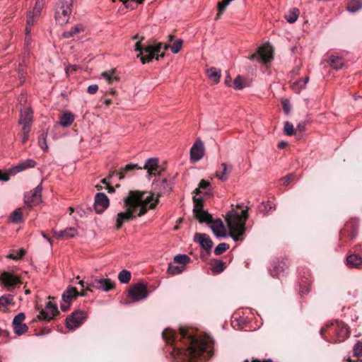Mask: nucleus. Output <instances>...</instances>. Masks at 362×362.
Instances as JSON below:
<instances>
[{
    "label": "nucleus",
    "instance_id": "obj_27",
    "mask_svg": "<svg viewBox=\"0 0 362 362\" xmlns=\"http://www.w3.org/2000/svg\"><path fill=\"white\" fill-rule=\"evenodd\" d=\"M197 194L203 193L206 195L211 193L210 182L205 180H202L199 184V187L194 190Z\"/></svg>",
    "mask_w": 362,
    "mask_h": 362
},
{
    "label": "nucleus",
    "instance_id": "obj_57",
    "mask_svg": "<svg viewBox=\"0 0 362 362\" xmlns=\"http://www.w3.org/2000/svg\"><path fill=\"white\" fill-rule=\"evenodd\" d=\"M98 90V86L96 84L90 85L87 88V92L89 94H95Z\"/></svg>",
    "mask_w": 362,
    "mask_h": 362
},
{
    "label": "nucleus",
    "instance_id": "obj_43",
    "mask_svg": "<svg viewBox=\"0 0 362 362\" xmlns=\"http://www.w3.org/2000/svg\"><path fill=\"white\" fill-rule=\"evenodd\" d=\"M182 45H183V40H182L178 39V40H175L173 42V44L170 46L171 52L173 54L178 53L181 50V49L182 47Z\"/></svg>",
    "mask_w": 362,
    "mask_h": 362
},
{
    "label": "nucleus",
    "instance_id": "obj_63",
    "mask_svg": "<svg viewBox=\"0 0 362 362\" xmlns=\"http://www.w3.org/2000/svg\"><path fill=\"white\" fill-rule=\"evenodd\" d=\"M286 146H287V143L286 141H281L278 144V147L279 148H284Z\"/></svg>",
    "mask_w": 362,
    "mask_h": 362
},
{
    "label": "nucleus",
    "instance_id": "obj_49",
    "mask_svg": "<svg viewBox=\"0 0 362 362\" xmlns=\"http://www.w3.org/2000/svg\"><path fill=\"white\" fill-rule=\"evenodd\" d=\"M24 170L23 169L21 165L18 163L17 165H13L12 167H11L8 170V173L10 175H16L17 173H20V172H22Z\"/></svg>",
    "mask_w": 362,
    "mask_h": 362
},
{
    "label": "nucleus",
    "instance_id": "obj_22",
    "mask_svg": "<svg viewBox=\"0 0 362 362\" xmlns=\"http://www.w3.org/2000/svg\"><path fill=\"white\" fill-rule=\"evenodd\" d=\"M86 294L83 292H78L76 288L69 286L62 294V300L65 303H70L72 298L78 296H84Z\"/></svg>",
    "mask_w": 362,
    "mask_h": 362
},
{
    "label": "nucleus",
    "instance_id": "obj_44",
    "mask_svg": "<svg viewBox=\"0 0 362 362\" xmlns=\"http://www.w3.org/2000/svg\"><path fill=\"white\" fill-rule=\"evenodd\" d=\"M47 132H42L38 139V144L40 147L44 151H47L48 148L47 144Z\"/></svg>",
    "mask_w": 362,
    "mask_h": 362
},
{
    "label": "nucleus",
    "instance_id": "obj_32",
    "mask_svg": "<svg viewBox=\"0 0 362 362\" xmlns=\"http://www.w3.org/2000/svg\"><path fill=\"white\" fill-rule=\"evenodd\" d=\"M362 8V0H350L347 10L351 13H356Z\"/></svg>",
    "mask_w": 362,
    "mask_h": 362
},
{
    "label": "nucleus",
    "instance_id": "obj_25",
    "mask_svg": "<svg viewBox=\"0 0 362 362\" xmlns=\"http://www.w3.org/2000/svg\"><path fill=\"white\" fill-rule=\"evenodd\" d=\"M158 165V159L156 158H150L146 160L144 168L147 170L148 174L155 175Z\"/></svg>",
    "mask_w": 362,
    "mask_h": 362
},
{
    "label": "nucleus",
    "instance_id": "obj_56",
    "mask_svg": "<svg viewBox=\"0 0 362 362\" xmlns=\"http://www.w3.org/2000/svg\"><path fill=\"white\" fill-rule=\"evenodd\" d=\"M42 10V4L37 1L35 4V6L33 8L32 13H35V16H39Z\"/></svg>",
    "mask_w": 362,
    "mask_h": 362
},
{
    "label": "nucleus",
    "instance_id": "obj_47",
    "mask_svg": "<svg viewBox=\"0 0 362 362\" xmlns=\"http://www.w3.org/2000/svg\"><path fill=\"white\" fill-rule=\"evenodd\" d=\"M244 78L241 76H238L233 81V87L235 90H242L245 86L243 85Z\"/></svg>",
    "mask_w": 362,
    "mask_h": 362
},
{
    "label": "nucleus",
    "instance_id": "obj_34",
    "mask_svg": "<svg viewBox=\"0 0 362 362\" xmlns=\"http://www.w3.org/2000/svg\"><path fill=\"white\" fill-rule=\"evenodd\" d=\"M38 16H35V13L29 12L27 15V25L25 28V33L26 35L28 36L30 34V27L32 26L36 21Z\"/></svg>",
    "mask_w": 362,
    "mask_h": 362
},
{
    "label": "nucleus",
    "instance_id": "obj_48",
    "mask_svg": "<svg viewBox=\"0 0 362 362\" xmlns=\"http://www.w3.org/2000/svg\"><path fill=\"white\" fill-rule=\"evenodd\" d=\"M64 238L69 239L74 238L75 235H77V230L75 228L70 227L67 228L65 230H64Z\"/></svg>",
    "mask_w": 362,
    "mask_h": 362
},
{
    "label": "nucleus",
    "instance_id": "obj_35",
    "mask_svg": "<svg viewBox=\"0 0 362 362\" xmlns=\"http://www.w3.org/2000/svg\"><path fill=\"white\" fill-rule=\"evenodd\" d=\"M122 2L124 6L130 10H134L136 8L139 4H142L144 0H119Z\"/></svg>",
    "mask_w": 362,
    "mask_h": 362
},
{
    "label": "nucleus",
    "instance_id": "obj_31",
    "mask_svg": "<svg viewBox=\"0 0 362 362\" xmlns=\"http://www.w3.org/2000/svg\"><path fill=\"white\" fill-rule=\"evenodd\" d=\"M299 13L300 11L298 8H293L285 15V18L289 23H293L297 21Z\"/></svg>",
    "mask_w": 362,
    "mask_h": 362
},
{
    "label": "nucleus",
    "instance_id": "obj_30",
    "mask_svg": "<svg viewBox=\"0 0 362 362\" xmlns=\"http://www.w3.org/2000/svg\"><path fill=\"white\" fill-rule=\"evenodd\" d=\"M346 263L350 267H356L362 263V258L358 255L352 254L347 257Z\"/></svg>",
    "mask_w": 362,
    "mask_h": 362
},
{
    "label": "nucleus",
    "instance_id": "obj_39",
    "mask_svg": "<svg viewBox=\"0 0 362 362\" xmlns=\"http://www.w3.org/2000/svg\"><path fill=\"white\" fill-rule=\"evenodd\" d=\"M131 273L127 270H122L119 273L118 279L122 284H127L131 279Z\"/></svg>",
    "mask_w": 362,
    "mask_h": 362
},
{
    "label": "nucleus",
    "instance_id": "obj_10",
    "mask_svg": "<svg viewBox=\"0 0 362 362\" xmlns=\"http://www.w3.org/2000/svg\"><path fill=\"white\" fill-rule=\"evenodd\" d=\"M86 318V313L81 310H76L66 319V325L70 329H75L81 326Z\"/></svg>",
    "mask_w": 362,
    "mask_h": 362
},
{
    "label": "nucleus",
    "instance_id": "obj_9",
    "mask_svg": "<svg viewBox=\"0 0 362 362\" xmlns=\"http://www.w3.org/2000/svg\"><path fill=\"white\" fill-rule=\"evenodd\" d=\"M249 59L251 61L256 60L266 64L273 59L272 50L268 45H262L259 47L257 53L252 54Z\"/></svg>",
    "mask_w": 362,
    "mask_h": 362
},
{
    "label": "nucleus",
    "instance_id": "obj_23",
    "mask_svg": "<svg viewBox=\"0 0 362 362\" xmlns=\"http://www.w3.org/2000/svg\"><path fill=\"white\" fill-rule=\"evenodd\" d=\"M101 78H104L108 84L118 82L119 80V77L115 69L103 71L101 74Z\"/></svg>",
    "mask_w": 362,
    "mask_h": 362
},
{
    "label": "nucleus",
    "instance_id": "obj_40",
    "mask_svg": "<svg viewBox=\"0 0 362 362\" xmlns=\"http://www.w3.org/2000/svg\"><path fill=\"white\" fill-rule=\"evenodd\" d=\"M309 79L310 78H309L308 76H305V77H304L303 78L299 79L298 81H297L293 83V88H297L298 89V90L305 88V85L309 81Z\"/></svg>",
    "mask_w": 362,
    "mask_h": 362
},
{
    "label": "nucleus",
    "instance_id": "obj_7",
    "mask_svg": "<svg viewBox=\"0 0 362 362\" xmlns=\"http://www.w3.org/2000/svg\"><path fill=\"white\" fill-rule=\"evenodd\" d=\"M86 290L92 291L91 288H96L103 291H110L115 287V284L109 279L105 278H90L86 281Z\"/></svg>",
    "mask_w": 362,
    "mask_h": 362
},
{
    "label": "nucleus",
    "instance_id": "obj_53",
    "mask_svg": "<svg viewBox=\"0 0 362 362\" xmlns=\"http://www.w3.org/2000/svg\"><path fill=\"white\" fill-rule=\"evenodd\" d=\"M354 354L358 356L362 354V341H358L353 348Z\"/></svg>",
    "mask_w": 362,
    "mask_h": 362
},
{
    "label": "nucleus",
    "instance_id": "obj_64",
    "mask_svg": "<svg viewBox=\"0 0 362 362\" xmlns=\"http://www.w3.org/2000/svg\"><path fill=\"white\" fill-rule=\"evenodd\" d=\"M42 235L43 238L45 240H47L50 243V245H52V241H51L50 238L48 237L44 232H42Z\"/></svg>",
    "mask_w": 362,
    "mask_h": 362
},
{
    "label": "nucleus",
    "instance_id": "obj_18",
    "mask_svg": "<svg viewBox=\"0 0 362 362\" xmlns=\"http://www.w3.org/2000/svg\"><path fill=\"white\" fill-rule=\"evenodd\" d=\"M194 241L199 243L206 251H210L213 246V241L209 235L206 233H196L194 237Z\"/></svg>",
    "mask_w": 362,
    "mask_h": 362
},
{
    "label": "nucleus",
    "instance_id": "obj_36",
    "mask_svg": "<svg viewBox=\"0 0 362 362\" xmlns=\"http://www.w3.org/2000/svg\"><path fill=\"white\" fill-rule=\"evenodd\" d=\"M184 269H185L183 265L176 266L170 263L168 265V273L172 275H176L181 274Z\"/></svg>",
    "mask_w": 362,
    "mask_h": 362
},
{
    "label": "nucleus",
    "instance_id": "obj_52",
    "mask_svg": "<svg viewBox=\"0 0 362 362\" xmlns=\"http://www.w3.org/2000/svg\"><path fill=\"white\" fill-rule=\"evenodd\" d=\"M13 300L12 296H2L0 297V306L6 307L11 303Z\"/></svg>",
    "mask_w": 362,
    "mask_h": 362
},
{
    "label": "nucleus",
    "instance_id": "obj_28",
    "mask_svg": "<svg viewBox=\"0 0 362 362\" xmlns=\"http://www.w3.org/2000/svg\"><path fill=\"white\" fill-rule=\"evenodd\" d=\"M207 77L214 83H218L221 78V71L215 67H211L206 71Z\"/></svg>",
    "mask_w": 362,
    "mask_h": 362
},
{
    "label": "nucleus",
    "instance_id": "obj_33",
    "mask_svg": "<svg viewBox=\"0 0 362 362\" xmlns=\"http://www.w3.org/2000/svg\"><path fill=\"white\" fill-rule=\"evenodd\" d=\"M190 260L191 259L187 255H177L173 259L174 263L183 265L184 269L185 268L186 264H188Z\"/></svg>",
    "mask_w": 362,
    "mask_h": 362
},
{
    "label": "nucleus",
    "instance_id": "obj_24",
    "mask_svg": "<svg viewBox=\"0 0 362 362\" xmlns=\"http://www.w3.org/2000/svg\"><path fill=\"white\" fill-rule=\"evenodd\" d=\"M329 65L336 70H339L343 68L344 65V61L342 57L331 55L327 60Z\"/></svg>",
    "mask_w": 362,
    "mask_h": 362
},
{
    "label": "nucleus",
    "instance_id": "obj_16",
    "mask_svg": "<svg viewBox=\"0 0 362 362\" xmlns=\"http://www.w3.org/2000/svg\"><path fill=\"white\" fill-rule=\"evenodd\" d=\"M109 204V199L105 193L98 192L95 194L94 209L97 214H102Z\"/></svg>",
    "mask_w": 362,
    "mask_h": 362
},
{
    "label": "nucleus",
    "instance_id": "obj_4",
    "mask_svg": "<svg viewBox=\"0 0 362 362\" xmlns=\"http://www.w3.org/2000/svg\"><path fill=\"white\" fill-rule=\"evenodd\" d=\"M248 218L247 207L238 212L234 209L230 210L226 216L227 225L230 230V236L234 241L242 240L241 236L245 232V222Z\"/></svg>",
    "mask_w": 362,
    "mask_h": 362
},
{
    "label": "nucleus",
    "instance_id": "obj_8",
    "mask_svg": "<svg viewBox=\"0 0 362 362\" xmlns=\"http://www.w3.org/2000/svg\"><path fill=\"white\" fill-rule=\"evenodd\" d=\"M42 185L39 184L35 189L24 195V202L30 207L36 206L42 202Z\"/></svg>",
    "mask_w": 362,
    "mask_h": 362
},
{
    "label": "nucleus",
    "instance_id": "obj_54",
    "mask_svg": "<svg viewBox=\"0 0 362 362\" xmlns=\"http://www.w3.org/2000/svg\"><path fill=\"white\" fill-rule=\"evenodd\" d=\"M25 255V251L23 249H21L17 254H10L7 256V258L12 259H19Z\"/></svg>",
    "mask_w": 362,
    "mask_h": 362
},
{
    "label": "nucleus",
    "instance_id": "obj_20",
    "mask_svg": "<svg viewBox=\"0 0 362 362\" xmlns=\"http://www.w3.org/2000/svg\"><path fill=\"white\" fill-rule=\"evenodd\" d=\"M287 264L284 261L274 262L269 268V272L273 276H279L288 269Z\"/></svg>",
    "mask_w": 362,
    "mask_h": 362
},
{
    "label": "nucleus",
    "instance_id": "obj_62",
    "mask_svg": "<svg viewBox=\"0 0 362 362\" xmlns=\"http://www.w3.org/2000/svg\"><path fill=\"white\" fill-rule=\"evenodd\" d=\"M60 307H61L62 310L65 312V311L68 310V309L69 308V303H65L64 302V303H62L60 305Z\"/></svg>",
    "mask_w": 362,
    "mask_h": 362
},
{
    "label": "nucleus",
    "instance_id": "obj_41",
    "mask_svg": "<svg viewBox=\"0 0 362 362\" xmlns=\"http://www.w3.org/2000/svg\"><path fill=\"white\" fill-rule=\"evenodd\" d=\"M24 170L33 168L36 166V161L32 158H28L19 163Z\"/></svg>",
    "mask_w": 362,
    "mask_h": 362
},
{
    "label": "nucleus",
    "instance_id": "obj_26",
    "mask_svg": "<svg viewBox=\"0 0 362 362\" xmlns=\"http://www.w3.org/2000/svg\"><path fill=\"white\" fill-rule=\"evenodd\" d=\"M85 27L82 24H77L74 27H72L69 30L64 31L62 34L64 38L69 39L74 35L83 32Z\"/></svg>",
    "mask_w": 362,
    "mask_h": 362
},
{
    "label": "nucleus",
    "instance_id": "obj_1",
    "mask_svg": "<svg viewBox=\"0 0 362 362\" xmlns=\"http://www.w3.org/2000/svg\"><path fill=\"white\" fill-rule=\"evenodd\" d=\"M163 339L172 344V353L183 361L203 362L213 354V344L206 339L195 337L188 330L180 328L178 332L170 328L162 334Z\"/></svg>",
    "mask_w": 362,
    "mask_h": 362
},
{
    "label": "nucleus",
    "instance_id": "obj_51",
    "mask_svg": "<svg viewBox=\"0 0 362 362\" xmlns=\"http://www.w3.org/2000/svg\"><path fill=\"white\" fill-rule=\"evenodd\" d=\"M284 131L288 136H292L295 132L293 125L289 122H286L284 123Z\"/></svg>",
    "mask_w": 362,
    "mask_h": 362
},
{
    "label": "nucleus",
    "instance_id": "obj_12",
    "mask_svg": "<svg viewBox=\"0 0 362 362\" xmlns=\"http://www.w3.org/2000/svg\"><path fill=\"white\" fill-rule=\"evenodd\" d=\"M128 296L134 302L144 300L148 296L146 286L143 284H137L130 288Z\"/></svg>",
    "mask_w": 362,
    "mask_h": 362
},
{
    "label": "nucleus",
    "instance_id": "obj_29",
    "mask_svg": "<svg viewBox=\"0 0 362 362\" xmlns=\"http://www.w3.org/2000/svg\"><path fill=\"white\" fill-rule=\"evenodd\" d=\"M74 120V115L70 112L64 113L59 119V124L62 127H69L70 126Z\"/></svg>",
    "mask_w": 362,
    "mask_h": 362
},
{
    "label": "nucleus",
    "instance_id": "obj_2",
    "mask_svg": "<svg viewBox=\"0 0 362 362\" xmlns=\"http://www.w3.org/2000/svg\"><path fill=\"white\" fill-rule=\"evenodd\" d=\"M158 200L147 192L129 191L124 198L125 211L118 213L115 217L116 229H119L127 222L134 220L136 217L144 215L148 209H153Z\"/></svg>",
    "mask_w": 362,
    "mask_h": 362
},
{
    "label": "nucleus",
    "instance_id": "obj_60",
    "mask_svg": "<svg viewBox=\"0 0 362 362\" xmlns=\"http://www.w3.org/2000/svg\"><path fill=\"white\" fill-rule=\"evenodd\" d=\"M9 174L8 173L7 174L6 173H2L1 172H0V180H2V181H8L9 180Z\"/></svg>",
    "mask_w": 362,
    "mask_h": 362
},
{
    "label": "nucleus",
    "instance_id": "obj_42",
    "mask_svg": "<svg viewBox=\"0 0 362 362\" xmlns=\"http://www.w3.org/2000/svg\"><path fill=\"white\" fill-rule=\"evenodd\" d=\"M225 269V263L221 260H216L212 264V270L216 273H221Z\"/></svg>",
    "mask_w": 362,
    "mask_h": 362
},
{
    "label": "nucleus",
    "instance_id": "obj_15",
    "mask_svg": "<svg viewBox=\"0 0 362 362\" xmlns=\"http://www.w3.org/2000/svg\"><path fill=\"white\" fill-rule=\"evenodd\" d=\"M25 317V316L23 313H19L14 317L13 320L12 325L13 330L17 335H21L24 334L28 329V326L23 323Z\"/></svg>",
    "mask_w": 362,
    "mask_h": 362
},
{
    "label": "nucleus",
    "instance_id": "obj_46",
    "mask_svg": "<svg viewBox=\"0 0 362 362\" xmlns=\"http://www.w3.org/2000/svg\"><path fill=\"white\" fill-rule=\"evenodd\" d=\"M30 132V128H28L25 126L22 127L21 137V142L23 144L26 143L27 141L28 140Z\"/></svg>",
    "mask_w": 362,
    "mask_h": 362
},
{
    "label": "nucleus",
    "instance_id": "obj_55",
    "mask_svg": "<svg viewBox=\"0 0 362 362\" xmlns=\"http://www.w3.org/2000/svg\"><path fill=\"white\" fill-rule=\"evenodd\" d=\"M293 177H294L293 174H288V175L284 176L282 178L283 185H288L291 182V180L293 179Z\"/></svg>",
    "mask_w": 362,
    "mask_h": 362
},
{
    "label": "nucleus",
    "instance_id": "obj_13",
    "mask_svg": "<svg viewBox=\"0 0 362 362\" xmlns=\"http://www.w3.org/2000/svg\"><path fill=\"white\" fill-rule=\"evenodd\" d=\"M330 331L334 334L337 338V341H343L349 335L348 327L342 322L336 321L332 323Z\"/></svg>",
    "mask_w": 362,
    "mask_h": 362
},
{
    "label": "nucleus",
    "instance_id": "obj_3",
    "mask_svg": "<svg viewBox=\"0 0 362 362\" xmlns=\"http://www.w3.org/2000/svg\"><path fill=\"white\" fill-rule=\"evenodd\" d=\"M193 212L195 217L200 223H206L211 228L213 233L217 238H225L227 236L226 227L220 218L213 219L212 215L207 211L203 209V200L202 198L194 197Z\"/></svg>",
    "mask_w": 362,
    "mask_h": 362
},
{
    "label": "nucleus",
    "instance_id": "obj_14",
    "mask_svg": "<svg viewBox=\"0 0 362 362\" xmlns=\"http://www.w3.org/2000/svg\"><path fill=\"white\" fill-rule=\"evenodd\" d=\"M58 313L59 311L57 305L53 303L52 301H49L47 303L45 308L40 311L37 317L40 320L49 321Z\"/></svg>",
    "mask_w": 362,
    "mask_h": 362
},
{
    "label": "nucleus",
    "instance_id": "obj_38",
    "mask_svg": "<svg viewBox=\"0 0 362 362\" xmlns=\"http://www.w3.org/2000/svg\"><path fill=\"white\" fill-rule=\"evenodd\" d=\"M141 167H139L136 164H127L123 169L122 171L116 173V175L119 176V179L122 180L124 177V172H128L131 170H134L135 169H141Z\"/></svg>",
    "mask_w": 362,
    "mask_h": 362
},
{
    "label": "nucleus",
    "instance_id": "obj_21",
    "mask_svg": "<svg viewBox=\"0 0 362 362\" xmlns=\"http://www.w3.org/2000/svg\"><path fill=\"white\" fill-rule=\"evenodd\" d=\"M33 123V110L30 108H26L23 112L21 111L19 119V124L22 127L30 128Z\"/></svg>",
    "mask_w": 362,
    "mask_h": 362
},
{
    "label": "nucleus",
    "instance_id": "obj_50",
    "mask_svg": "<svg viewBox=\"0 0 362 362\" xmlns=\"http://www.w3.org/2000/svg\"><path fill=\"white\" fill-rule=\"evenodd\" d=\"M233 0H223L221 2L218 3V13L217 14L216 18H219L221 13L225 10L226 6L231 2Z\"/></svg>",
    "mask_w": 362,
    "mask_h": 362
},
{
    "label": "nucleus",
    "instance_id": "obj_45",
    "mask_svg": "<svg viewBox=\"0 0 362 362\" xmlns=\"http://www.w3.org/2000/svg\"><path fill=\"white\" fill-rule=\"evenodd\" d=\"M229 248V245L226 243H220L214 249V253L216 255H220L226 252Z\"/></svg>",
    "mask_w": 362,
    "mask_h": 362
},
{
    "label": "nucleus",
    "instance_id": "obj_17",
    "mask_svg": "<svg viewBox=\"0 0 362 362\" xmlns=\"http://www.w3.org/2000/svg\"><path fill=\"white\" fill-rule=\"evenodd\" d=\"M204 154V143L198 139L193 144L190 149V158L192 162H197L201 160Z\"/></svg>",
    "mask_w": 362,
    "mask_h": 362
},
{
    "label": "nucleus",
    "instance_id": "obj_37",
    "mask_svg": "<svg viewBox=\"0 0 362 362\" xmlns=\"http://www.w3.org/2000/svg\"><path fill=\"white\" fill-rule=\"evenodd\" d=\"M11 221L14 223H21L23 221V214L20 209H16L10 216Z\"/></svg>",
    "mask_w": 362,
    "mask_h": 362
},
{
    "label": "nucleus",
    "instance_id": "obj_19",
    "mask_svg": "<svg viewBox=\"0 0 362 362\" xmlns=\"http://www.w3.org/2000/svg\"><path fill=\"white\" fill-rule=\"evenodd\" d=\"M232 168L231 165H228L225 163H221L219 168L216 172V177L222 182L226 181L232 172Z\"/></svg>",
    "mask_w": 362,
    "mask_h": 362
},
{
    "label": "nucleus",
    "instance_id": "obj_61",
    "mask_svg": "<svg viewBox=\"0 0 362 362\" xmlns=\"http://www.w3.org/2000/svg\"><path fill=\"white\" fill-rule=\"evenodd\" d=\"M86 281H84V280H81V281H79L78 282V284H80L82 287V289H81V292H83L85 293V291H87L86 290Z\"/></svg>",
    "mask_w": 362,
    "mask_h": 362
},
{
    "label": "nucleus",
    "instance_id": "obj_58",
    "mask_svg": "<svg viewBox=\"0 0 362 362\" xmlns=\"http://www.w3.org/2000/svg\"><path fill=\"white\" fill-rule=\"evenodd\" d=\"M282 105H283L284 110L285 111L286 113L288 114L291 110L289 103L287 100H284L282 102Z\"/></svg>",
    "mask_w": 362,
    "mask_h": 362
},
{
    "label": "nucleus",
    "instance_id": "obj_6",
    "mask_svg": "<svg viewBox=\"0 0 362 362\" xmlns=\"http://www.w3.org/2000/svg\"><path fill=\"white\" fill-rule=\"evenodd\" d=\"M74 0H60L55 12V20L59 25L68 23L72 11Z\"/></svg>",
    "mask_w": 362,
    "mask_h": 362
},
{
    "label": "nucleus",
    "instance_id": "obj_59",
    "mask_svg": "<svg viewBox=\"0 0 362 362\" xmlns=\"http://www.w3.org/2000/svg\"><path fill=\"white\" fill-rule=\"evenodd\" d=\"M54 237L55 238L59 239V238H64V230H59V231H54Z\"/></svg>",
    "mask_w": 362,
    "mask_h": 362
},
{
    "label": "nucleus",
    "instance_id": "obj_5",
    "mask_svg": "<svg viewBox=\"0 0 362 362\" xmlns=\"http://www.w3.org/2000/svg\"><path fill=\"white\" fill-rule=\"evenodd\" d=\"M143 37L141 40L137 42L134 46V51L139 52L137 57H140L142 64L151 62L154 57L157 60L160 58L164 57V53L158 54L162 49L165 51L170 49V46L167 44L163 45L161 42L157 43L154 45H149L146 47L144 49L141 48V41L143 40Z\"/></svg>",
    "mask_w": 362,
    "mask_h": 362
},
{
    "label": "nucleus",
    "instance_id": "obj_11",
    "mask_svg": "<svg viewBox=\"0 0 362 362\" xmlns=\"http://www.w3.org/2000/svg\"><path fill=\"white\" fill-rule=\"evenodd\" d=\"M21 283L20 277L12 272L4 271L0 274V284L8 291H11L13 286Z\"/></svg>",
    "mask_w": 362,
    "mask_h": 362
}]
</instances>
